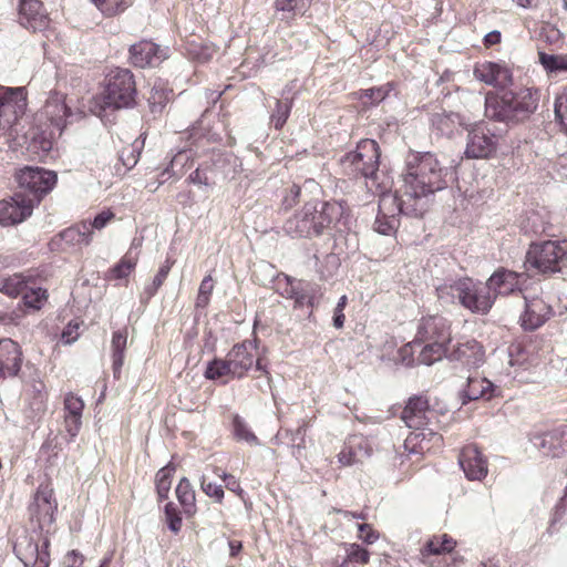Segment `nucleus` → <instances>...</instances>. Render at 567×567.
<instances>
[{
    "label": "nucleus",
    "mask_w": 567,
    "mask_h": 567,
    "mask_svg": "<svg viewBox=\"0 0 567 567\" xmlns=\"http://www.w3.org/2000/svg\"><path fill=\"white\" fill-rule=\"evenodd\" d=\"M447 174V167L435 154H417L408 163L402 184L393 195L386 194L389 186L378 185L377 192L382 195L381 207H385L388 202H398L399 210L405 215L422 217L425 212L422 199L444 189Z\"/></svg>",
    "instance_id": "nucleus-1"
},
{
    "label": "nucleus",
    "mask_w": 567,
    "mask_h": 567,
    "mask_svg": "<svg viewBox=\"0 0 567 567\" xmlns=\"http://www.w3.org/2000/svg\"><path fill=\"white\" fill-rule=\"evenodd\" d=\"M349 216L344 200L307 202L284 224V231L292 238H315L326 230L338 228Z\"/></svg>",
    "instance_id": "nucleus-2"
},
{
    "label": "nucleus",
    "mask_w": 567,
    "mask_h": 567,
    "mask_svg": "<svg viewBox=\"0 0 567 567\" xmlns=\"http://www.w3.org/2000/svg\"><path fill=\"white\" fill-rule=\"evenodd\" d=\"M136 83L128 69L115 68L104 78L101 91L92 99L91 111L101 118L136 103Z\"/></svg>",
    "instance_id": "nucleus-3"
},
{
    "label": "nucleus",
    "mask_w": 567,
    "mask_h": 567,
    "mask_svg": "<svg viewBox=\"0 0 567 567\" xmlns=\"http://www.w3.org/2000/svg\"><path fill=\"white\" fill-rule=\"evenodd\" d=\"M540 99L536 87H518L502 94L487 92L485 96V115L502 122H518L528 118L538 106Z\"/></svg>",
    "instance_id": "nucleus-4"
},
{
    "label": "nucleus",
    "mask_w": 567,
    "mask_h": 567,
    "mask_svg": "<svg viewBox=\"0 0 567 567\" xmlns=\"http://www.w3.org/2000/svg\"><path fill=\"white\" fill-rule=\"evenodd\" d=\"M251 350L252 341L250 340H244L234 344L224 359L215 358L208 362L205 378L213 381L223 378L243 379L254 365L256 371L260 372L258 378L261 375L269 378L270 373L266 359L261 357L256 358Z\"/></svg>",
    "instance_id": "nucleus-5"
},
{
    "label": "nucleus",
    "mask_w": 567,
    "mask_h": 567,
    "mask_svg": "<svg viewBox=\"0 0 567 567\" xmlns=\"http://www.w3.org/2000/svg\"><path fill=\"white\" fill-rule=\"evenodd\" d=\"M381 151L379 144L374 140H361L354 151L347 153L341 163L343 167L354 177H364L367 186L377 195L378 185L388 186L386 184L378 183L379 166H380Z\"/></svg>",
    "instance_id": "nucleus-6"
},
{
    "label": "nucleus",
    "mask_w": 567,
    "mask_h": 567,
    "mask_svg": "<svg viewBox=\"0 0 567 567\" xmlns=\"http://www.w3.org/2000/svg\"><path fill=\"white\" fill-rule=\"evenodd\" d=\"M439 297L450 296L476 313H487L492 308L495 296L489 291L487 284L474 281L471 278H461L452 284H444L437 288Z\"/></svg>",
    "instance_id": "nucleus-7"
},
{
    "label": "nucleus",
    "mask_w": 567,
    "mask_h": 567,
    "mask_svg": "<svg viewBox=\"0 0 567 567\" xmlns=\"http://www.w3.org/2000/svg\"><path fill=\"white\" fill-rule=\"evenodd\" d=\"M526 264L539 272H557L567 267V240H547L530 245Z\"/></svg>",
    "instance_id": "nucleus-8"
},
{
    "label": "nucleus",
    "mask_w": 567,
    "mask_h": 567,
    "mask_svg": "<svg viewBox=\"0 0 567 567\" xmlns=\"http://www.w3.org/2000/svg\"><path fill=\"white\" fill-rule=\"evenodd\" d=\"M17 182L18 198L24 197L34 207L53 188L56 174L40 167H24L17 174Z\"/></svg>",
    "instance_id": "nucleus-9"
},
{
    "label": "nucleus",
    "mask_w": 567,
    "mask_h": 567,
    "mask_svg": "<svg viewBox=\"0 0 567 567\" xmlns=\"http://www.w3.org/2000/svg\"><path fill=\"white\" fill-rule=\"evenodd\" d=\"M56 511L58 503L51 483H41L29 505L31 520L37 522L40 529H44L54 523Z\"/></svg>",
    "instance_id": "nucleus-10"
},
{
    "label": "nucleus",
    "mask_w": 567,
    "mask_h": 567,
    "mask_svg": "<svg viewBox=\"0 0 567 567\" xmlns=\"http://www.w3.org/2000/svg\"><path fill=\"white\" fill-rule=\"evenodd\" d=\"M501 136L486 125H476L468 131L465 156L474 159H488L496 155Z\"/></svg>",
    "instance_id": "nucleus-11"
},
{
    "label": "nucleus",
    "mask_w": 567,
    "mask_h": 567,
    "mask_svg": "<svg viewBox=\"0 0 567 567\" xmlns=\"http://www.w3.org/2000/svg\"><path fill=\"white\" fill-rule=\"evenodd\" d=\"M92 236L91 225L84 220L54 235L48 246L52 252H72L90 245Z\"/></svg>",
    "instance_id": "nucleus-12"
},
{
    "label": "nucleus",
    "mask_w": 567,
    "mask_h": 567,
    "mask_svg": "<svg viewBox=\"0 0 567 567\" xmlns=\"http://www.w3.org/2000/svg\"><path fill=\"white\" fill-rule=\"evenodd\" d=\"M400 419L408 427L420 430L433 423L436 412L431 408L427 394H413L405 401Z\"/></svg>",
    "instance_id": "nucleus-13"
},
{
    "label": "nucleus",
    "mask_w": 567,
    "mask_h": 567,
    "mask_svg": "<svg viewBox=\"0 0 567 567\" xmlns=\"http://www.w3.org/2000/svg\"><path fill=\"white\" fill-rule=\"evenodd\" d=\"M18 23L25 30L37 33L50 28L51 18L41 0H19Z\"/></svg>",
    "instance_id": "nucleus-14"
},
{
    "label": "nucleus",
    "mask_w": 567,
    "mask_h": 567,
    "mask_svg": "<svg viewBox=\"0 0 567 567\" xmlns=\"http://www.w3.org/2000/svg\"><path fill=\"white\" fill-rule=\"evenodd\" d=\"M474 78L486 85L504 89L513 83V70L505 61H481L473 69Z\"/></svg>",
    "instance_id": "nucleus-15"
},
{
    "label": "nucleus",
    "mask_w": 567,
    "mask_h": 567,
    "mask_svg": "<svg viewBox=\"0 0 567 567\" xmlns=\"http://www.w3.org/2000/svg\"><path fill=\"white\" fill-rule=\"evenodd\" d=\"M27 92L24 87L0 86V117L4 125H13L24 114Z\"/></svg>",
    "instance_id": "nucleus-16"
},
{
    "label": "nucleus",
    "mask_w": 567,
    "mask_h": 567,
    "mask_svg": "<svg viewBox=\"0 0 567 567\" xmlns=\"http://www.w3.org/2000/svg\"><path fill=\"white\" fill-rule=\"evenodd\" d=\"M443 446V436L433 431L420 429L409 433L404 440V451L420 461L427 453H434Z\"/></svg>",
    "instance_id": "nucleus-17"
},
{
    "label": "nucleus",
    "mask_w": 567,
    "mask_h": 567,
    "mask_svg": "<svg viewBox=\"0 0 567 567\" xmlns=\"http://www.w3.org/2000/svg\"><path fill=\"white\" fill-rule=\"evenodd\" d=\"M458 464L470 481H482L488 473V461L481 449L474 444H466L458 454Z\"/></svg>",
    "instance_id": "nucleus-18"
},
{
    "label": "nucleus",
    "mask_w": 567,
    "mask_h": 567,
    "mask_svg": "<svg viewBox=\"0 0 567 567\" xmlns=\"http://www.w3.org/2000/svg\"><path fill=\"white\" fill-rule=\"evenodd\" d=\"M553 313L551 306L543 298H525V309L519 317V324L525 331H534L545 324Z\"/></svg>",
    "instance_id": "nucleus-19"
},
{
    "label": "nucleus",
    "mask_w": 567,
    "mask_h": 567,
    "mask_svg": "<svg viewBox=\"0 0 567 567\" xmlns=\"http://www.w3.org/2000/svg\"><path fill=\"white\" fill-rule=\"evenodd\" d=\"M166 59V50L148 40H142L130 48V62L135 68H156Z\"/></svg>",
    "instance_id": "nucleus-20"
},
{
    "label": "nucleus",
    "mask_w": 567,
    "mask_h": 567,
    "mask_svg": "<svg viewBox=\"0 0 567 567\" xmlns=\"http://www.w3.org/2000/svg\"><path fill=\"white\" fill-rule=\"evenodd\" d=\"M416 338L420 341L451 342V324L440 315L424 316L420 320Z\"/></svg>",
    "instance_id": "nucleus-21"
},
{
    "label": "nucleus",
    "mask_w": 567,
    "mask_h": 567,
    "mask_svg": "<svg viewBox=\"0 0 567 567\" xmlns=\"http://www.w3.org/2000/svg\"><path fill=\"white\" fill-rule=\"evenodd\" d=\"M71 115V110L65 103V95L59 92H52L39 116L40 120L45 118L50 126L56 128L59 133L66 125V118Z\"/></svg>",
    "instance_id": "nucleus-22"
},
{
    "label": "nucleus",
    "mask_w": 567,
    "mask_h": 567,
    "mask_svg": "<svg viewBox=\"0 0 567 567\" xmlns=\"http://www.w3.org/2000/svg\"><path fill=\"white\" fill-rule=\"evenodd\" d=\"M23 352L21 346L10 338L0 340V379L17 377L21 370Z\"/></svg>",
    "instance_id": "nucleus-23"
},
{
    "label": "nucleus",
    "mask_w": 567,
    "mask_h": 567,
    "mask_svg": "<svg viewBox=\"0 0 567 567\" xmlns=\"http://www.w3.org/2000/svg\"><path fill=\"white\" fill-rule=\"evenodd\" d=\"M456 547V540L447 534L431 536L420 549L421 561L429 567H442L435 565V557L451 554Z\"/></svg>",
    "instance_id": "nucleus-24"
},
{
    "label": "nucleus",
    "mask_w": 567,
    "mask_h": 567,
    "mask_svg": "<svg viewBox=\"0 0 567 567\" xmlns=\"http://www.w3.org/2000/svg\"><path fill=\"white\" fill-rule=\"evenodd\" d=\"M525 275L505 268L497 269L486 281L493 296H508L520 291Z\"/></svg>",
    "instance_id": "nucleus-25"
},
{
    "label": "nucleus",
    "mask_w": 567,
    "mask_h": 567,
    "mask_svg": "<svg viewBox=\"0 0 567 567\" xmlns=\"http://www.w3.org/2000/svg\"><path fill=\"white\" fill-rule=\"evenodd\" d=\"M85 403L81 396L73 392H68L63 399V424L70 439L73 440L80 433L82 427V415Z\"/></svg>",
    "instance_id": "nucleus-26"
},
{
    "label": "nucleus",
    "mask_w": 567,
    "mask_h": 567,
    "mask_svg": "<svg viewBox=\"0 0 567 567\" xmlns=\"http://www.w3.org/2000/svg\"><path fill=\"white\" fill-rule=\"evenodd\" d=\"M371 451L369 442L363 435H350L337 455L338 462L340 466H352L361 463L371 454Z\"/></svg>",
    "instance_id": "nucleus-27"
},
{
    "label": "nucleus",
    "mask_w": 567,
    "mask_h": 567,
    "mask_svg": "<svg viewBox=\"0 0 567 567\" xmlns=\"http://www.w3.org/2000/svg\"><path fill=\"white\" fill-rule=\"evenodd\" d=\"M535 445L547 456L560 457L567 452V425L535 436Z\"/></svg>",
    "instance_id": "nucleus-28"
},
{
    "label": "nucleus",
    "mask_w": 567,
    "mask_h": 567,
    "mask_svg": "<svg viewBox=\"0 0 567 567\" xmlns=\"http://www.w3.org/2000/svg\"><path fill=\"white\" fill-rule=\"evenodd\" d=\"M484 358L483 347L475 339H462L450 350L447 359L465 365H478Z\"/></svg>",
    "instance_id": "nucleus-29"
},
{
    "label": "nucleus",
    "mask_w": 567,
    "mask_h": 567,
    "mask_svg": "<svg viewBox=\"0 0 567 567\" xmlns=\"http://www.w3.org/2000/svg\"><path fill=\"white\" fill-rule=\"evenodd\" d=\"M32 210V204H29L24 197L18 198L16 193L11 200H0V223L2 225L21 223L31 215Z\"/></svg>",
    "instance_id": "nucleus-30"
},
{
    "label": "nucleus",
    "mask_w": 567,
    "mask_h": 567,
    "mask_svg": "<svg viewBox=\"0 0 567 567\" xmlns=\"http://www.w3.org/2000/svg\"><path fill=\"white\" fill-rule=\"evenodd\" d=\"M380 198L382 195H379ZM404 214V212L399 210L398 202H388L385 207H381V199L379 200V214L377 216L374 228L379 234L390 235L398 227L396 215Z\"/></svg>",
    "instance_id": "nucleus-31"
},
{
    "label": "nucleus",
    "mask_w": 567,
    "mask_h": 567,
    "mask_svg": "<svg viewBox=\"0 0 567 567\" xmlns=\"http://www.w3.org/2000/svg\"><path fill=\"white\" fill-rule=\"evenodd\" d=\"M175 495L187 518H192L197 513L196 493L187 477L179 480Z\"/></svg>",
    "instance_id": "nucleus-32"
},
{
    "label": "nucleus",
    "mask_w": 567,
    "mask_h": 567,
    "mask_svg": "<svg viewBox=\"0 0 567 567\" xmlns=\"http://www.w3.org/2000/svg\"><path fill=\"white\" fill-rule=\"evenodd\" d=\"M184 48L188 58L199 63L208 62L217 52L213 43L204 42L199 38L187 39Z\"/></svg>",
    "instance_id": "nucleus-33"
},
{
    "label": "nucleus",
    "mask_w": 567,
    "mask_h": 567,
    "mask_svg": "<svg viewBox=\"0 0 567 567\" xmlns=\"http://www.w3.org/2000/svg\"><path fill=\"white\" fill-rule=\"evenodd\" d=\"M33 284V276L31 274H14L0 279V292L8 297L16 298Z\"/></svg>",
    "instance_id": "nucleus-34"
},
{
    "label": "nucleus",
    "mask_w": 567,
    "mask_h": 567,
    "mask_svg": "<svg viewBox=\"0 0 567 567\" xmlns=\"http://www.w3.org/2000/svg\"><path fill=\"white\" fill-rule=\"evenodd\" d=\"M127 343V329L123 328L112 334V368L115 378H118L124 364L125 349Z\"/></svg>",
    "instance_id": "nucleus-35"
},
{
    "label": "nucleus",
    "mask_w": 567,
    "mask_h": 567,
    "mask_svg": "<svg viewBox=\"0 0 567 567\" xmlns=\"http://www.w3.org/2000/svg\"><path fill=\"white\" fill-rule=\"evenodd\" d=\"M432 126L442 135L451 136L461 125V115L457 113H434L431 117Z\"/></svg>",
    "instance_id": "nucleus-36"
},
{
    "label": "nucleus",
    "mask_w": 567,
    "mask_h": 567,
    "mask_svg": "<svg viewBox=\"0 0 567 567\" xmlns=\"http://www.w3.org/2000/svg\"><path fill=\"white\" fill-rule=\"evenodd\" d=\"M137 260V256H133L131 251H127L117 264L107 270L105 278L107 280L127 279L135 270Z\"/></svg>",
    "instance_id": "nucleus-37"
},
{
    "label": "nucleus",
    "mask_w": 567,
    "mask_h": 567,
    "mask_svg": "<svg viewBox=\"0 0 567 567\" xmlns=\"http://www.w3.org/2000/svg\"><path fill=\"white\" fill-rule=\"evenodd\" d=\"M427 344L423 347L419 354V361L423 364L431 365L436 361H440L443 357L447 358L450 350L447 344L450 342L441 341H426Z\"/></svg>",
    "instance_id": "nucleus-38"
},
{
    "label": "nucleus",
    "mask_w": 567,
    "mask_h": 567,
    "mask_svg": "<svg viewBox=\"0 0 567 567\" xmlns=\"http://www.w3.org/2000/svg\"><path fill=\"white\" fill-rule=\"evenodd\" d=\"M23 306L32 311L40 310L48 300V290L41 287H35V280L33 284H29V287L22 292Z\"/></svg>",
    "instance_id": "nucleus-39"
},
{
    "label": "nucleus",
    "mask_w": 567,
    "mask_h": 567,
    "mask_svg": "<svg viewBox=\"0 0 567 567\" xmlns=\"http://www.w3.org/2000/svg\"><path fill=\"white\" fill-rule=\"evenodd\" d=\"M174 473L175 466L168 464L158 470L155 475V488L157 494V501L159 503L168 498Z\"/></svg>",
    "instance_id": "nucleus-40"
},
{
    "label": "nucleus",
    "mask_w": 567,
    "mask_h": 567,
    "mask_svg": "<svg viewBox=\"0 0 567 567\" xmlns=\"http://www.w3.org/2000/svg\"><path fill=\"white\" fill-rule=\"evenodd\" d=\"M492 382L483 378H468L464 395L470 401H476L482 398L489 399L492 396Z\"/></svg>",
    "instance_id": "nucleus-41"
},
{
    "label": "nucleus",
    "mask_w": 567,
    "mask_h": 567,
    "mask_svg": "<svg viewBox=\"0 0 567 567\" xmlns=\"http://www.w3.org/2000/svg\"><path fill=\"white\" fill-rule=\"evenodd\" d=\"M538 62L547 73L567 72V54L538 52Z\"/></svg>",
    "instance_id": "nucleus-42"
},
{
    "label": "nucleus",
    "mask_w": 567,
    "mask_h": 567,
    "mask_svg": "<svg viewBox=\"0 0 567 567\" xmlns=\"http://www.w3.org/2000/svg\"><path fill=\"white\" fill-rule=\"evenodd\" d=\"M100 12L107 18L116 17L128 9L134 0H91Z\"/></svg>",
    "instance_id": "nucleus-43"
},
{
    "label": "nucleus",
    "mask_w": 567,
    "mask_h": 567,
    "mask_svg": "<svg viewBox=\"0 0 567 567\" xmlns=\"http://www.w3.org/2000/svg\"><path fill=\"white\" fill-rule=\"evenodd\" d=\"M214 171V162H203L198 165V167L192 172L186 178V183L194 184L197 186H212L214 182L212 181L209 174Z\"/></svg>",
    "instance_id": "nucleus-44"
},
{
    "label": "nucleus",
    "mask_w": 567,
    "mask_h": 567,
    "mask_svg": "<svg viewBox=\"0 0 567 567\" xmlns=\"http://www.w3.org/2000/svg\"><path fill=\"white\" fill-rule=\"evenodd\" d=\"M183 509H178L174 502H167L164 506V520L168 529L177 535L183 528Z\"/></svg>",
    "instance_id": "nucleus-45"
},
{
    "label": "nucleus",
    "mask_w": 567,
    "mask_h": 567,
    "mask_svg": "<svg viewBox=\"0 0 567 567\" xmlns=\"http://www.w3.org/2000/svg\"><path fill=\"white\" fill-rule=\"evenodd\" d=\"M276 11L284 13V17L293 19L298 14H303L307 9L306 0H275Z\"/></svg>",
    "instance_id": "nucleus-46"
},
{
    "label": "nucleus",
    "mask_w": 567,
    "mask_h": 567,
    "mask_svg": "<svg viewBox=\"0 0 567 567\" xmlns=\"http://www.w3.org/2000/svg\"><path fill=\"white\" fill-rule=\"evenodd\" d=\"M233 434L236 440L245 441L249 444H258V437L251 432L247 423L241 416L235 414L233 416Z\"/></svg>",
    "instance_id": "nucleus-47"
},
{
    "label": "nucleus",
    "mask_w": 567,
    "mask_h": 567,
    "mask_svg": "<svg viewBox=\"0 0 567 567\" xmlns=\"http://www.w3.org/2000/svg\"><path fill=\"white\" fill-rule=\"evenodd\" d=\"M174 264L175 260L171 257H167L164 264L159 267L153 279V282L145 288V293L148 296V298L153 297L163 286Z\"/></svg>",
    "instance_id": "nucleus-48"
},
{
    "label": "nucleus",
    "mask_w": 567,
    "mask_h": 567,
    "mask_svg": "<svg viewBox=\"0 0 567 567\" xmlns=\"http://www.w3.org/2000/svg\"><path fill=\"white\" fill-rule=\"evenodd\" d=\"M215 285L212 274H208L202 280L198 293L196 297L195 306L196 308H206L210 302V297L214 291Z\"/></svg>",
    "instance_id": "nucleus-49"
},
{
    "label": "nucleus",
    "mask_w": 567,
    "mask_h": 567,
    "mask_svg": "<svg viewBox=\"0 0 567 567\" xmlns=\"http://www.w3.org/2000/svg\"><path fill=\"white\" fill-rule=\"evenodd\" d=\"M291 107V102L277 100L276 107L271 114V123L276 130L279 131L284 127L290 115Z\"/></svg>",
    "instance_id": "nucleus-50"
},
{
    "label": "nucleus",
    "mask_w": 567,
    "mask_h": 567,
    "mask_svg": "<svg viewBox=\"0 0 567 567\" xmlns=\"http://www.w3.org/2000/svg\"><path fill=\"white\" fill-rule=\"evenodd\" d=\"M35 559L32 564L23 561L24 567H49L50 558V540L44 539L41 546L34 545Z\"/></svg>",
    "instance_id": "nucleus-51"
},
{
    "label": "nucleus",
    "mask_w": 567,
    "mask_h": 567,
    "mask_svg": "<svg viewBox=\"0 0 567 567\" xmlns=\"http://www.w3.org/2000/svg\"><path fill=\"white\" fill-rule=\"evenodd\" d=\"M202 491L209 497L213 498L217 504H223L225 492L221 485L214 484L203 475L199 480Z\"/></svg>",
    "instance_id": "nucleus-52"
},
{
    "label": "nucleus",
    "mask_w": 567,
    "mask_h": 567,
    "mask_svg": "<svg viewBox=\"0 0 567 567\" xmlns=\"http://www.w3.org/2000/svg\"><path fill=\"white\" fill-rule=\"evenodd\" d=\"M555 115L560 126L567 132V85L555 101Z\"/></svg>",
    "instance_id": "nucleus-53"
},
{
    "label": "nucleus",
    "mask_w": 567,
    "mask_h": 567,
    "mask_svg": "<svg viewBox=\"0 0 567 567\" xmlns=\"http://www.w3.org/2000/svg\"><path fill=\"white\" fill-rule=\"evenodd\" d=\"M140 151L134 145L124 146L120 151L118 159L124 166L125 171L132 169L138 162Z\"/></svg>",
    "instance_id": "nucleus-54"
},
{
    "label": "nucleus",
    "mask_w": 567,
    "mask_h": 567,
    "mask_svg": "<svg viewBox=\"0 0 567 567\" xmlns=\"http://www.w3.org/2000/svg\"><path fill=\"white\" fill-rule=\"evenodd\" d=\"M277 285L279 293L287 299H291L296 295L297 287L300 286L301 282L289 276H285L284 279H279L277 281Z\"/></svg>",
    "instance_id": "nucleus-55"
},
{
    "label": "nucleus",
    "mask_w": 567,
    "mask_h": 567,
    "mask_svg": "<svg viewBox=\"0 0 567 567\" xmlns=\"http://www.w3.org/2000/svg\"><path fill=\"white\" fill-rule=\"evenodd\" d=\"M39 385L40 388L35 389V394L30 406L38 414H43L47 410L48 393L44 391V384L42 382H39Z\"/></svg>",
    "instance_id": "nucleus-56"
},
{
    "label": "nucleus",
    "mask_w": 567,
    "mask_h": 567,
    "mask_svg": "<svg viewBox=\"0 0 567 567\" xmlns=\"http://www.w3.org/2000/svg\"><path fill=\"white\" fill-rule=\"evenodd\" d=\"M392 83H388L383 86L371 87L363 91V96L371 100L373 103L382 102L391 92Z\"/></svg>",
    "instance_id": "nucleus-57"
},
{
    "label": "nucleus",
    "mask_w": 567,
    "mask_h": 567,
    "mask_svg": "<svg viewBox=\"0 0 567 567\" xmlns=\"http://www.w3.org/2000/svg\"><path fill=\"white\" fill-rule=\"evenodd\" d=\"M348 305V297L346 295L341 296L337 302V306L333 309V327L336 329H342L346 322L344 309Z\"/></svg>",
    "instance_id": "nucleus-58"
},
{
    "label": "nucleus",
    "mask_w": 567,
    "mask_h": 567,
    "mask_svg": "<svg viewBox=\"0 0 567 567\" xmlns=\"http://www.w3.org/2000/svg\"><path fill=\"white\" fill-rule=\"evenodd\" d=\"M348 559L351 563L367 564L370 559V553L358 544H352L348 550Z\"/></svg>",
    "instance_id": "nucleus-59"
},
{
    "label": "nucleus",
    "mask_w": 567,
    "mask_h": 567,
    "mask_svg": "<svg viewBox=\"0 0 567 567\" xmlns=\"http://www.w3.org/2000/svg\"><path fill=\"white\" fill-rule=\"evenodd\" d=\"M301 188L299 185L293 184L286 189V195L282 198L285 209H290L296 206L300 200Z\"/></svg>",
    "instance_id": "nucleus-60"
},
{
    "label": "nucleus",
    "mask_w": 567,
    "mask_h": 567,
    "mask_svg": "<svg viewBox=\"0 0 567 567\" xmlns=\"http://www.w3.org/2000/svg\"><path fill=\"white\" fill-rule=\"evenodd\" d=\"M379 533L372 525L363 523L358 526V537L367 544H373L379 539Z\"/></svg>",
    "instance_id": "nucleus-61"
},
{
    "label": "nucleus",
    "mask_w": 567,
    "mask_h": 567,
    "mask_svg": "<svg viewBox=\"0 0 567 567\" xmlns=\"http://www.w3.org/2000/svg\"><path fill=\"white\" fill-rule=\"evenodd\" d=\"M115 215L111 210H103L95 216L92 223L87 221L91 225V230L93 229H102L104 228L111 220H113Z\"/></svg>",
    "instance_id": "nucleus-62"
},
{
    "label": "nucleus",
    "mask_w": 567,
    "mask_h": 567,
    "mask_svg": "<svg viewBox=\"0 0 567 567\" xmlns=\"http://www.w3.org/2000/svg\"><path fill=\"white\" fill-rule=\"evenodd\" d=\"M189 159H190V157L186 152L177 153L173 157V159L171 162V166L166 169V173H169L171 175L179 177L183 174V172L176 173V172H174V167L178 164L185 165Z\"/></svg>",
    "instance_id": "nucleus-63"
},
{
    "label": "nucleus",
    "mask_w": 567,
    "mask_h": 567,
    "mask_svg": "<svg viewBox=\"0 0 567 567\" xmlns=\"http://www.w3.org/2000/svg\"><path fill=\"white\" fill-rule=\"evenodd\" d=\"M79 329L80 324L78 322H69L62 332V339L65 341V343H71L78 339Z\"/></svg>",
    "instance_id": "nucleus-64"
}]
</instances>
